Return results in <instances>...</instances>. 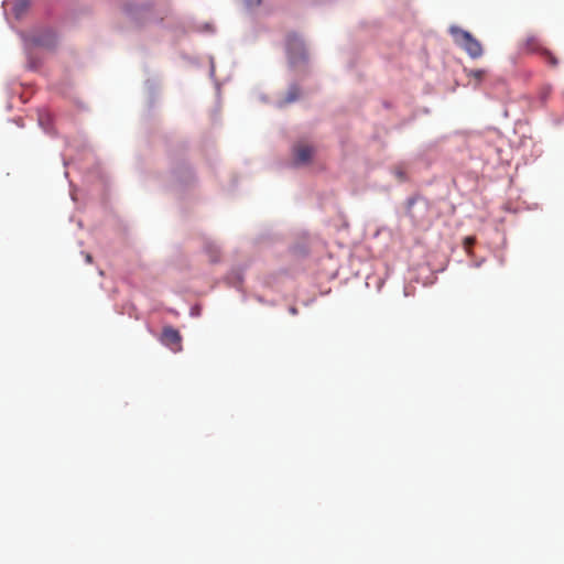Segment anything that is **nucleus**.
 Listing matches in <instances>:
<instances>
[{
    "mask_svg": "<svg viewBox=\"0 0 564 564\" xmlns=\"http://www.w3.org/2000/svg\"><path fill=\"white\" fill-rule=\"evenodd\" d=\"M86 261H87L88 263H90V262H91V256H90V254H87V256H86Z\"/></svg>",
    "mask_w": 564,
    "mask_h": 564,
    "instance_id": "obj_10",
    "label": "nucleus"
},
{
    "mask_svg": "<svg viewBox=\"0 0 564 564\" xmlns=\"http://www.w3.org/2000/svg\"><path fill=\"white\" fill-rule=\"evenodd\" d=\"M286 51L290 63L296 65L306 59V51L303 41L295 34H290L286 40Z\"/></svg>",
    "mask_w": 564,
    "mask_h": 564,
    "instance_id": "obj_3",
    "label": "nucleus"
},
{
    "mask_svg": "<svg viewBox=\"0 0 564 564\" xmlns=\"http://www.w3.org/2000/svg\"><path fill=\"white\" fill-rule=\"evenodd\" d=\"M161 343L173 351H180L182 348V337L177 329L172 326H165L162 330Z\"/></svg>",
    "mask_w": 564,
    "mask_h": 564,
    "instance_id": "obj_4",
    "label": "nucleus"
},
{
    "mask_svg": "<svg viewBox=\"0 0 564 564\" xmlns=\"http://www.w3.org/2000/svg\"><path fill=\"white\" fill-rule=\"evenodd\" d=\"M314 153V149L312 145L300 142L293 148L294 162L296 164H305L307 163Z\"/></svg>",
    "mask_w": 564,
    "mask_h": 564,
    "instance_id": "obj_5",
    "label": "nucleus"
},
{
    "mask_svg": "<svg viewBox=\"0 0 564 564\" xmlns=\"http://www.w3.org/2000/svg\"><path fill=\"white\" fill-rule=\"evenodd\" d=\"M522 51L525 53L541 54L552 67H556L558 65L557 57L551 51L543 47L540 40L535 35H528L523 40Z\"/></svg>",
    "mask_w": 564,
    "mask_h": 564,
    "instance_id": "obj_2",
    "label": "nucleus"
},
{
    "mask_svg": "<svg viewBox=\"0 0 564 564\" xmlns=\"http://www.w3.org/2000/svg\"><path fill=\"white\" fill-rule=\"evenodd\" d=\"M300 97V89L296 86H292L285 97V102H293Z\"/></svg>",
    "mask_w": 564,
    "mask_h": 564,
    "instance_id": "obj_7",
    "label": "nucleus"
},
{
    "mask_svg": "<svg viewBox=\"0 0 564 564\" xmlns=\"http://www.w3.org/2000/svg\"><path fill=\"white\" fill-rule=\"evenodd\" d=\"M465 72L468 78L475 80L476 85H479L486 76L485 69H465Z\"/></svg>",
    "mask_w": 564,
    "mask_h": 564,
    "instance_id": "obj_6",
    "label": "nucleus"
},
{
    "mask_svg": "<svg viewBox=\"0 0 564 564\" xmlns=\"http://www.w3.org/2000/svg\"><path fill=\"white\" fill-rule=\"evenodd\" d=\"M290 313H291V314H293V315H295V314L297 313L296 307H291V308H290Z\"/></svg>",
    "mask_w": 564,
    "mask_h": 564,
    "instance_id": "obj_9",
    "label": "nucleus"
},
{
    "mask_svg": "<svg viewBox=\"0 0 564 564\" xmlns=\"http://www.w3.org/2000/svg\"><path fill=\"white\" fill-rule=\"evenodd\" d=\"M475 243V238L473 237H466L465 238V247L468 249Z\"/></svg>",
    "mask_w": 564,
    "mask_h": 564,
    "instance_id": "obj_8",
    "label": "nucleus"
},
{
    "mask_svg": "<svg viewBox=\"0 0 564 564\" xmlns=\"http://www.w3.org/2000/svg\"><path fill=\"white\" fill-rule=\"evenodd\" d=\"M449 33L453 36L454 42L462 47L470 58L476 59L482 56V45L470 32L463 30L457 25H452L449 28Z\"/></svg>",
    "mask_w": 564,
    "mask_h": 564,
    "instance_id": "obj_1",
    "label": "nucleus"
}]
</instances>
